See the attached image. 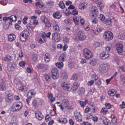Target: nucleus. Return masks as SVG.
<instances>
[{
  "label": "nucleus",
  "instance_id": "nucleus-1",
  "mask_svg": "<svg viewBox=\"0 0 125 125\" xmlns=\"http://www.w3.org/2000/svg\"><path fill=\"white\" fill-rule=\"evenodd\" d=\"M83 53L84 56L87 59H90L93 57L92 52L87 48H85L83 49Z\"/></svg>",
  "mask_w": 125,
  "mask_h": 125
},
{
  "label": "nucleus",
  "instance_id": "nucleus-2",
  "mask_svg": "<svg viewBox=\"0 0 125 125\" xmlns=\"http://www.w3.org/2000/svg\"><path fill=\"white\" fill-rule=\"evenodd\" d=\"M65 58V56L64 54L62 53L61 54L59 57V60L61 62H57L55 64L56 66L58 68H61L63 67V63L62 62L64 61V59Z\"/></svg>",
  "mask_w": 125,
  "mask_h": 125
},
{
  "label": "nucleus",
  "instance_id": "nucleus-3",
  "mask_svg": "<svg viewBox=\"0 0 125 125\" xmlns=\"http://www.w3.org/2000/svg\"><path fill=\"white\" fill-rule=\"evenodd\" d=\"M108 66L106 64L102 63L100 65L99 71L101 73H104L107 71Z\"/></svg>",
  "mask_w": 125,
  "mask_h": 125
},
{
  "label": "nucleus",
  "instance_id": "nucleus-4",
  "mask_svg": "<svg viewBox=\"0 0 125 125\" xmlns=\"http://www.w3.org/2000/svg\"><path fill=\"white\" fill-rule=\"evenodd\" d=\"M51 73L52 76V77L54 79H56L59 77L58 72L57 69L54 68L52 69Z\"/></svg>",
  "mask_w": 125,
  "mask_h": 125
},
{
  "label": "nucleus",
  "instance_id": "nucleus-5",
  "mask_svg": "<svg viewBox=\"0 0 125 125\" xmlns=\"http://www.w3.org/2000/svg\"><path fill=\"white\" fill-rule=\"evenodd\" d=\"M103 37L106 40H110L113 38V34L109 31L105 32Z\"/></svg>",
  "mask_w": 125,
  "mask_h": 125
},
{
  "label": "nucleus",
  "instance_id": "nucleus-6",
  "mask_svg": "<svg viewBox=\"0 0 125 125\" xmlns=\"http://www.w3.org/2000/svg\"><path fill=\"white\" fill-rule=\"evenodd\" d=\"M22 106V103L21 102H18L15 104L13 108L14 111L17 112L21 110Z\"/></svg>",
  "mask_w": 125,
  "mask_h": 125
},
{
  "label": "nucleus",
  "instance_id": "nucleus-7",
  "mask_svg": "<svg viewBox=\"0 0 125 125\" xmlns=\"http://www.w3.org/2000/svg\"><path fill=\"white\" fill-rule=\"evenodd\" d=\"M6 92L9 94L7 95L5 99L7 103H11L13 100V96L10 94L9 91H7Z\"/></svg>",
  "mask_w": 125,
  "mask_h": 125
},
{
  "label": "nucleus",
  "instance_id": "nucleus-8",
  "mask_svg": "<svg viewBox=\"0 0 125 125\" xmlns=\"http://www.w3.org/2000/svg\"><path fill=\"white\" fill-rule=\"evenodd\" d=\"M52 38L56 42H58L60 40V35L57 32L53 33L52 34Z\"/></svg>",
  "mask_w": 125,
  "mask_h": 125
},
{
  "label": "nucleus",
  "instance_id": "nucleus-9",
  "mask_svg": "<svg viewBox=\"0 0 125 125\" xmlns=\"http://www.w3.org/2000/svg\"><path fill=\"white\" fill-rule=\"evenodd\" d=\"M116 48L118 53L119 55L121 54L123 49L122 44L121 43L117 44L116 45Z\"/></svg>",
  "mask_w": 125,
  "mask_h": 125
},
{
  "label": "nucleus",
  "instance_id": "nucleus-10",
  "mask_svg": "<svg viewBox=\"0 0 125 125\" xmlns=\"http://www.w3.org/2000/svg\"><path fill=\"white\" fill-rule=\"evenodd\" d=\"M35 115L36 118L39 120H41L43 117V115L40 111H37L35 112Z\"/></svg>",
  "mask_w": 125,
  "mask_h": 125
},
{
  "label": "nucleus",
  "instance_id": "nucleus-11",
  "mask_svg": "<svg viewBox=\"0 0 125 125\" xmlns=\"http://www.w3.org/2000/svg\"><path fill=\"white\" fill-rule=\"evenodd\" d=\"M11 20L12 21H16V15H12L10 16V17H4L3 18V21H6L8 20Z\"/></svg>",
  "mask_w": 125,
  "mask_h": 125
},
{
  "label": "nucleus",
  "instance_id": "nucleus-12",
  "mask_svg": "<svg viewBox=\"0 0 125 125\" xmlns=\"http://www.w3.org/2000/svg\"><path fill=\"white\" fill-rule=\"evenodd\" d=\"M92 13L93 14L92 16H94V15L97 16V14L98 13V10L97 7L95 6H93L91 9Z\"/></svg>",
  "mask_w": 125,
  "mask_h": 125
},
{
  "label": "nucleus",
  "instance_id": "nucleus-13",
  "mask_svg": "<svg viewBox=\"0 0 125 125\" xmlns=\"http://www.w3.org/2000/svg\"><path fill=\"white\" fill-rule=\"evenodd\" d=\"M109 54L107 52H103L100 54V56L102 59H105L109 57Z\"/></svg>",
  "mask_w": 125,
  "mask_h": 125
},
{
  "label": "nucleus",
  "instance_id": "nucleus-14",
  "mask_svg": "<svg viewBox=\"0 0 125 125\" xmlns=\"http://www.w3.org/2000/svg\"><path fill=\"white\" fill-rule=\"evenodd\" d=\"M79 37L80 40H83L85 39L86 37L85 36V35L83 32L80 31L78 32Z\"/></svg>",
  "mask_w": 125,
  "mask_h": 125
},
{
  "label": "nucleus",
  "instance_id": "nucleus-15",
  "mask_svg": "<svg viewBox=\"0 0 125 125\" xmlns=\"http://www.w3.org/2000/svg\"><path fill=\"white\" fill-rule=\"evenodd\" d=\"M61 86L64 89L66 90H68L69 88V85L67 84L66 82H62L61 83Z\"/></svg>",
  "mask_w": 125,
  "mask_h": 125
},
{
  "label": "nucleus",
  "instance_id": "nucleus-16",
  "mask_svg": "<svg viewBox=\"0 0 125 125\" xmlns=\"http://www.w3.org/2000/svg\"><path fill=\"white\" fill-rule=\"evenodd\" d=\"M79 85V83L78 82H75L71 88L72 90L73 91H75L77 89Z\"/></svg>",
  "mask_w": 125,
  "mask_h": 125
},
{
  "label": "nucleus",
  "instance_id": "nucleus-17",
  "mask_svg": "<svg viewBox=\"0 0 125 125\" xmlns=\"http://www.w3.org/2000/svg\"><path fill=\"white\" fill-rule=\"evenodd\" d=\"M51 58V55L48 53H46L45 54L44 60L46 62H49L50 61V59Z\"/></svg>",
  "mask_w": 125,
  "mask_h": 125
},
{
  "label": "nucleus",
  "instance_id": "nucleus-18",
  "mask_svg": "<svg viewBox=\"0 0 125 125\" xmlns=\"http://www.w3.org/2000/svg\"><path fill=\"white\" fill-rule=\"evenodd\" d=\"M37 67L38 69H42L44 68L46 70L47 68V65L46 64H39L37 65Z\"/></svg>",
  "mask_w": 125,
  "mask_h": 125
},
{
  "label": "nucleus",
  "instance_id": "nucleus-19",
  "mask_svg": "<svg viewBox=\"0 0 125 125\" xmlns=\"http://www.w3.org/2000/svg\"><path fill=\"white\" fill-rule=\"evenodd\" d=\"M15 66L14 64H9L7 67L8 70L9 71H13L15 69Z\"/></svg>",
  "mask_w": 125,
  "mask_h": 125
},
{
  "label": "nucleus",
  "instance_id": "nucleus-20",
  "mask_svg": "<svg viewBox=\"0 0 125 125\" xmlns=\"http://www.w3.org/2000/svg\"><path fill=\"white\" fill-rule=\"evenodd\" d=\"M9 40L10 41H12L14 40L16 38V36L13 34H10L8 36Z\"/></svg>",
  "mask_w": 125,
  "mask_h": 125
},
{
  "label": "nucleus",
  "instance_id": "nucleus-21",
  "mask_svg": "<svg viewBox=\"0 0 125 125\" xmlns=\"http://www.w3.org/2000/svg\"><path fill=\"white\" fill-rule=\"evenodd\" d=\"M60 14L58 12H54L53 14V16L54 18L59 19L61 17Z\"/></svg>",
  "mask_w": 125,
  "mask_h": 125
},
{
  "label": "nucleus",
  "instance_id": "nucleus-22",
  "mask_svg": "<svg viewBox=\"0 0 125 125\" xmlns=\"http://www.w3.org/2000/svg\"><path fill=\"white\" fill-rule=\"evenodd\" d=\"M62 102V104L64 107H66L69 104V101L68 99H64L63 100Z\"/></svg>",
  "mask_w": 125,
  "mask_h": 125
},
{
  "label": "nucleus",
  "instance_id": "nucleus-23",
  "mask_svg": "<svg viewBox=\"0 0 125 125\" xmlns=\"http://www.w3.org/2000/svg\"><path fill=\"white\" fill-rule=\"evenodd\" d=\"M116 93V91L113 89L108 91V94L111 96H113Z\"/></svg>",
  "mask_w": 125,
  "mask_h": 125
},
{
  "label": "nucleus",
  "instance_id": "nucleus-24",
  "mask_svg": "<svg viewBox=\"0 0 125 125\" xmlns=\"http://www.w3.org/2000/svg\"><path fill=\"white\" fill-rule=\"evenodd\" d=\"M87 6V4L86 3H81L79 6V9H83L86 8Z\"/></svg>",
  "mask_w": 125,
  "mask_h": 125
},
{
  "label": "nucleus",
  "instance_id": "nucleus-25",
  "mask_svg": "<svg viewBox=\"0 0 125 125\" xmlns=\"http://www.w3.org/2000/svg\"><path fill=\"white\" fill-rule=\"evenodd\" d=\"M44 77L46 81L49 82L51 80V75L50 74H45Z\"/></svg>",
  "mask_w": 125,
  "mask_h": 125
},
{
  "label": "nucleus",
  "instance_id": "nucleus-26",
  "mask_svg": "<svg viewBox=\"0 0 125 125\" xmlns=\"http://www.w3.org/2000/svg\"><path fill=\"white\" fill-rule=\"evenodd\" d=\"M79 94H83L85 92V89L83 87L79 88L78 91Z\"/></svg>",
  "mask_w": 125,
  "mask_h": 125
},
{
  "label": "nucleus",
  "instance_id": "nucleus-27",
  "mask_svg": "<svg viewBox=\"0 0 125 125\" xmlns=\"http://www.w3.org/2000/svg\"><path fill=\"white\" fill-rule=\"evenodd\" d=\"M20 84V86L18 88V89L20 92H21L24 90L25 86L24 84L22 83H21Z\"/></svg>",
  "mask_w": 125,
  "mask_h": 125
},
{
  "label": "nucleus",
  "instance_id": "nucleus-28",
  "mask_svg": "<svg viewBox=\"0 0 125 125\" xmlns=\"http://www.w3.org/2000/svg\"><path fill=\"white\" fill-rule=\"evenodd\" d=\"M113 19L109 18L106 19L105 22L107 25H110L113 21Z\"/></svg>",
  "mask_w": 125,
  "mask_h": 125
},
{
  "label": "nucleus",
  "instance_id": "nucleus-29",
  "mask_svg": "<svg viewBox=\"0 0 125 125\" xmlns=\"http://www.w3.org/2000/svg\"><path fill=\"white\" fill-rule=\"evenodd\" d=\"M77 75L76 73L73 74L71 76V80L76 81L77 80Z\"/></svg>",
  "mask_w": 125,
  "mask_h": 125
},
{
  "label": "nucleus",
  "instance_id": "nucleus-30",
  "mask_svg": "<svg viewBox=\"0 0 125 125\" xmlns=\"http://www.w3.org/2000/svg\"><path fill=\"white\" fill-rule=\"evenodd\" d=\"M6 89V87L5 85L3 83L0 85V90L5 91Z\"/></svg>",
  "mask_w": 125,
  "mask_h": 125
},
{
  "label": "nucleus",
  "instance_id": "nucleus-31",
  "mask_svg": "<svg viewBox=\"0 0 125 125\" xmlns=\"http://www.w3.org/2000/svg\"><path fill=\"white\" fill-rule=\"evenodd\" d=\"M48 97L49 99H50L51 102H53L55 100V98L52 97V94L50 93H49Z\"/></svg>",
  "mask_w": 125,
  "mask_h": 125
},
{
  "label": "nucleus",
  "instance_id": "nucleus-32",
  "mask_svg": "<svg viewBox=\"0 0 125 125\" xmlns=\"http://www.w3.org/2000/svg\"><path fill=\"white\" fill-rule=\"evenodd\" d=\"M97 61L94 59H93L90 61L89 63L90 64L93 66L95 65L97 63Z\"/></svg>",
  "mask_w": 125,
  "mask_h": 125
},
{
  "label": "nucleus",
  "instance_id": "nucleus-33",
  "mask_svg": "<svg viewBox=\"0 0 125 125\" xmlns=\"http://www.w3.org/2000/svg\"><path fill=\"white\" fill-rule=\"evenodd\" d=\"M59 123H62L65 124L67 123V120L65 118H62L60 119L58 121Z\"/></svg>",
  "mask_w": 125,
  "mask_h": 125
},
{
  "label": "nucleus",
  "instance_id": "nucleus-34",
  "mask_svg": "<svg viewBox=\"0 0 125 125\" xmlns=\"http://www.w3.org/2000/svg\"><path fill=\"white\" fill-rule=\"evenodd\" d=\"M111 117L112 118V122L113 123H114L116 122V119L115 116L114 115H111Z\"/></svg>",
  "mask_w": 125,
  "mask_h": 125
},
{
  "label": "nucleus",
  "instance_id": "nucleus-35",
  "mask_svg": "<svg viewBox=\"0 0 125 125\" xmlns=\"http://www.w3.org/2000/svg\"><path fill=\"white\" fill-rule=\"evenodd\" d=\"M59 5L60 7L62 9L64 8L65 7V4L62 1L60 2Z\"/></svg>",
  "mask_w": 125,
  "mask_h": 125
},
{
  "label": "nucleus",
  "instance_id": "nucleus-36",
  "mask_svg": "<svg viewBox=\"0 0 125 125\" xmlns=\"http://www.w3.org/2000/svg\"><path fill=\"white\" fill-rule=\"evenodd\" d=\"M11 58L10 56L7 55L5 58L4 60L7 62H9L11 60Z\"/></svg>",
  "mask_w": 125,
  "mask_h": 125
},
{
  "label": "nucleus",
  "instance_id": "nucleus-37",
  "mask_svg": "<svg viewBox=\"0 0 125 125\" xmlns=\"http://www.w3.org/2000/svg\"><path fill=\"white\" fill-rule=\"evenodd\" d=\"M103 123L105 125H108L109 124V120L107 119H105L103 121Z\"/></svg>",
  "mask_w": 125,
  "mask_h": 125
},
{
  "label": "nucleus",
  "instance_id": "nucleus-38",
  "mask_svg": "<svg viewBox=\"0 0 125 125\" xmlns=\"http://www.w3.org/2000/svg\"><path fill=\"white\" fill-rule=\"evenodd\" d=\"M46 39L44 38L41 37L39 40L38 42L40 43H43L46 41Z\"/></svg>",
  "mask_w": 125,
  "mask_h": 125
},
{
  "label": "nucleus",
  "instance_id": "nucleus-39",
  "mask_svg": "<svg viewBox=\"0 0 125 125\" xmlns=\"http://www.w3.org/2000/svg\"><path fill=\"white\" fill-rule=\"evenodd\" d=\"M54 106L55 108L52 110L50 112V114L52 116L56 114V112L55 111V110L56 109V107L55 106Z\"/></svg>",
  "mask_w": 125,
  "mask_h": 125
},
{
  "label": "nucleus",
  "instance_id": "nucleus-40",
  "mask_svg": "<svg viewBox=\"0 0 125 125\" xmlns=\"http://www.w3.org/2000/svg\"><path fill=\"white\" fill-rule=\"evenodd\" d=\"M62 76L64 79H66L67 78L68 76L67 74L65 71H63L62 72Z\"/></svg>",
  "mask_w": 125,
  "mask_h": 125
},
{
  "label": "nucleus",
  "instance_id": "nucleus-41",
  "mask_svg": "<svg viewBox=\"0 0 125 125\" xmlns=\"http://www.w3.org/2000/svg\"><path fill=\"white\" fill-rule=\"evenodd\" d=\"M41 19L44 23H45V22L48 20L44 16H42L41 17Z\"/></svg>",
  "mask_w": 125,
  "mask_h": 125
},
{
  "label": "nucleus",
  "instance_id": "nucleus-42",
  "mask_svg": "<svg viewBox=\"0 0 125 125\" xmlns=\"http://www.w3.org/2000/svg\"><path fill=\"white\" fill-rule=\"evenodd\" d=\"M91 77L92 79L95 81H96L98 79V77L95 74H93L92 75Z\"/></svg>",
  "mask_w": 125,
  "mask_h": 125
},
{
  "label": "nucleus",
  "instance_id": "nucleus-43",
  "mask_svg": "<svg viewBox=\"0 0 125 125\" xmlns=\"http://www.w3.org/2000/svg\"><path fill=\"white\" fill-rule=\"evenodd\" d=\"M71 13L74 15H75L77 14L78 12L76 10L74 9L73 10V11Z\"/></svg>",
  "mask_w": 125,
  "mask_h": 125
},
{
  "label": "nucleus",
  "instance_id": "nucleus-44",
  "mask_svg": "<svg viewBox=\"0 0 125 125\" xmlns=\"http://www.w3.org/2000/svg\"><path fill=\"white\" fill-rule=\"evenodd\" d=\"M101 112L104 114H106L108 111L105 108H103L101 110Z\"/></svg>",
  "mask_w": 125,
  "mask_h": 125
},
{
  "label": "nucleus",
  "instance_id": "nucleus-45",
  "mask_svg": "<svg viewBox=\"0 0 125 125\" xmlns=\"http://www.w3.org/2000/svg\"><path fill=\"white\" fill-rule=\"evenodd\" d=\"M15 27L17 30H20L21 29V27L18 24L16 23L15 25Z\"/></svg>",
  "mask_w": 125,
  "mask_h": 125
},
{
  "label": "nucleus",
  "instance_id": "nucleus-46",
  "mask_svg": "<svg viewBox=\"0 0 125 125\" xmlns=\"http://www.w3.org/2000/svg\"><path fill=\"white\" fill-rule=\"evenodd\" d=\"M25 64L26 63L25 62L22 61H21L19 63V65L22 67L24 66Z\"/></svg>",
  "mask_w": 125,
  "mask_h": 125
},
{
  "label": "nucleus",
  "instance_id": "nucleus-47",
  "mask_svg": "<svg viewBox=\"0 0 125 125\" xmlns=\"http://www.w3.org/2000/svg\"><path fill=\"white\" fill-rule=\"evenodd\" d=\"M32 105L35 107L37 106V104L36 101L35 100H34L32 102Z\"/></svg>",
  "mask_w": 125,
  "mask_h": 125
},
{
  "label": "nucleus",
  "instance_id": "nucleus-48",
  "mask_svg": "<svg viewBox=\"0 0 125 125\" xmlns=\"http://www.w3.org/2000/svg\"><path fill=\"white\" fill-rule=\"evenodd\" d=\"M31 91H29L27 94V96L28 98L29 99H31L32 97V95L31 94Z\"/></svg>",
  "mask_w": 125,
  "mask_h": 125
},
{
  "label": "nucleus",
  "instance_id": "nucleus-49",
  "mask_svg": "<svg viewBox=\"0 0 125 125\" xmlns=\"http://www.w3.org/2000/svg\"><path fill=\"white\" fill-rule=\"evenodd\" d=\"M28 19V17L25 16L22 20V22L23 24H26L27 23L26 21Z\"/></svg>",
  "mask_w": 125,
  "mask_h": 125
},
{
  "label": "nucleus",
  "instance_id": "nucleus-50",
  "mask_svg": "<svg viewBox=\"0 0 125 125\" xmlns=\"http://www.w3.org/2000/svg\"><path fill=\"white\" fill-rule=\"evenodd\" d=\"M20 39L23 42L25 41H26L27 38L25 36L24 37H20Z\"/></svg>",
  "mask_w": 125,
  "mask_h": 125
},
{
  "label": "nucleus",
  "instance_id": "nucleus-51",
  "mask_svg": "<svg viewBox=\"0 0 125 125\" xmlns=\"http://www.w3.org/2000/svg\"><path fill=\"white\" fill-rule=\"evenodd\" d=\"M94 81L91 80L88 82L87 84L89 86H91L94 84Z\"/></svg>",
  "mask_w": 125,
  "mask_h": 125
},
{
  "label": "nucleus",
  "instance_id": "nucleus-52",
  "mask_svg": "<svg viewBox=\"0 0 125 125\" xmlns=\"http://www.w3.org/2000/svg\"><path fill=\"white\" fill-rule=\"evenodd\" d=\"M99 18L100 20H101V21H103L104 20L105 18L103 15L102 14H100V15Z\"/></svg>",
  "mask_w": 125,
  "mask_h": 125
},
{
  "label": "nucleus",
  "instance_id": "nucleus-53",
  "mask_svg": "<svg viewBox=\"0 0 125 125\" xmlns=\"http://www.w3.org/2000/svg\"><path fill=\"white\" fill-rule=\"evenodd\" d=\"M44 23L48 27H50L51 26V24L50 22L48 20L47 21H46Z\"/></svg>",
  "mask_w": 125,
  "mask_h": 125
},
{
  "label": "nucleus",
  "instance_id": "nucleus-54",
  "mask_svg": "<svg viewBox=\"0 0 125 125\" xmlns=\"http://www.w3.org/2000/svg\"><path fill=\"white\" fill-rule=\"evenodd\" d=\"M105 105L107 109H110L111 107V106L109 103H105Z\"/></svg>",
  "mask_w": 125,
  "mask_h": 125
},
{
  "label": "nucleus",
  "instance_id": "nucleus-55",
  "mask_svg": "<svg viewBox=\"0 0 125 125\" xmlns=\"http://www.w3.org/2000/svg\"><path fill=\"white\" fill-rule=\"evenodd\" d=\"M79 102L80 103L81 106L82 107H84V106L85 105H84V102L82 101H79Z\"/></svg>",
  "mask_w": 125,
  "mask_h": 125
},
{
  "label": "nucleus",
  "instance_id": "nucleus-56",
  "mask_svg": "<svg viewBox=\"0 0 125 125\" xmlns=\"http://www.w3.org/2000/svg\"><path fill=\"white\" fill-rule=\"evenodd\" d=\"M94 45L96 47H98L100 46V42H95L94 43Z\"/></svg>",
  "mask_w": 125,
  "mask_h": 125
},
{
  "label": "nucleus",
  "instance_id": "nucleus-57",
  "mask_svg": "<svg viewBox=\"0 0 125 125\" xmlns=\"http://www.w3.org/2000/svg\"><path fill=\"white\" fill-rule=\"evenodd\" d=\"M73 20L74 22L76 24H77L79 21V19H78V20L77 18L74 17L73 18Z\"/></svg>",
  "mask_w": 125,
  "mask_h": 125
},
{
  "label": "nucleus",
  "instance_id": "nucleus-58",
  "mask_svg": "<svg viewBox=\"0 0 125 125\" xmlns=\"http://www.w3.org/2000/svg\"><path fill=\"white\" fill-rule=\"evenodd\" d=\"M101 81L99 79L97 81L95 82V84L97 85H99L101 84Z\"/></svg>",
  "mask_w": 125,
  "mask_h": 125
},
{
  "label": "nucleus",
  "instance_id": "nucleus-59",
  "mask_svg": "<svg viewBox=\"0 0 125 125\" xmlns=\"http://www.w3.org/2000/svg\"><path fill=\"white\" fill-rule=\"evenodd\" d=\"M54 28L55 30L58 31L59 30V26L57 24L54 27Z\"/></svg>",
  "mask_w": 125,
  "mask_h": 125
},
{
  "label": "nucleus",
  "instance_id": "nucleus-60",
  "mask_svg": "<svg viewBox=\"0 0 125 125\" xmlns=\"http://www.w3.org/2000/svg\"><path fill=\"white\" fill-rule=\"evenodd\" d=\"M91 124L88 122H83L82 124V125H90Z\"/></svg>",
  "mask_w": 125,
  "mask_h": 125
},
{
  "label": "nucleus",
  "instance_id": "nucleus-61",
  "mask_svg": "<svg viewBox=\"0 0 125 125\" xmlns=\"http://www.w3.org/2000/svg\"><path fill=\"white\" fill-rule=\"evenodd\" d=\"M46 34L43 32V33L41 34V37L42 38H44L46 39Z\"/></svg>",
  "mask_w": 125,
  "mask_h": 125
},
{
  "label": "nucleus",
  "instance_id": "nucleus-62",
  "mask_svg": "<svg viewBox=\"0 0 125 125\" xmlns=\"http://www.w3.org/2000/svg\"><path fill=\"white\" fill-rule=\"evenodd\" d=\"M98 119L97 116H95L93 118V120L94 122H96L97 121Z\"/></svg>",
  "mask_w": 125,
  "mask_h": 125
},
{
  "label": "nucleus",
  "instance_id": "nucleus-63",
  "mask_svg": "<svg viewBox=\"0 0 125 125\" xmlns=\"http://www.w3.org/2000/svg\"><path fill=\"white\" fill-rule=\"evenodd\" d=\"M69 122L70 125H73L74 124V122L71 119H70L69 120Z\"/></svg>",
  "mask_w": 125,
  "mask_h": 125
},
{
  "label": "nucleus",
  "instance_id": "nucleus-64",
  "mask_svg": "<svg viewBox=\"0 0 125 125\" xmlns=\"http://www.w3.org/2000/svg\"><path fill=\"white\" fill-rule=\"evenodd\" d=\"M66 21L65 22L67 24H69L71 23V21H72L70 19H68L67 20H66Z\"/></svg>",
  "mask_w": 125,
  "mask_h": 125
}]
</instances>
